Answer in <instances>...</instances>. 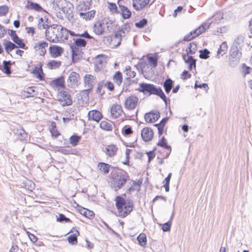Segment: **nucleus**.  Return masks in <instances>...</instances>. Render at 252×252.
Listing matches in <instances>:
<instances>
[{
	"mask_svg": "<svg viewBox=\"0 0 252 252\" xmlns=\"http://www.w3.org/2000/svg\"><path fill=\"white\" fill-rule=\"evenodd\" d=\"M48 46V42L44 40H41L35 44L33 49L38 55L44 57L47 53L46 49Z\"/></svg>",
	"mask_w": 252,
	"mask_h": 252,
	"instance_id": "obj_12",
	"label": "nucleus"
},
{
	"mask_svg": "<svg viewBox=\"0 0 252 252\" xmlns=\"http://www.w3.org/2000/svg\"><path fill=\"white\" fill-rule=\"evenodd\" d=\"M62 62L58 60H51L46 64V67L50 70L56 69L61 66Z\"/></svg>",
	"mask_w": 252,
	"mask_h": 252,
	"instance_id": "obj_29",
	"label": "nucleus"
},
{
	"mask_svg": "<svg viewBox=\"0 0 252 252\" xmlns=\"http://www.w3.org/2000/svg\"><path fill=\"white\" fill-rule=\"evenodd\" d=\"M154 1V0H133L132 7L136 11H140L149 7Z\"/></svg>",
	"mask_w": 252,
	"mask_h": 252,
	"instance_id": "obj_10",
	"label": "nucleus"
},
{
	"mask_svg": "<svg viewBox=\"0 0 252 252\" xmlns=\"http://www.w3.org/2000/svg\"><path fill=\"white\" fill-rule=\"evenodd\" d=\"M119 7L121 10V15L124 19H129L131 17V12L126 6L120 5Z\"/></svg>",
	"mask_w": 252,
	"mask_h": 252,
	"instance_id": "obj_35",
	"label": "nucleus"
},
{
	"mask_svg": "<svg viewBox=\"0 0 252 252\" xmlns=\"http://www.w3.org/2000/svg\"><path fill=\"white\" fill-rule=\"evenodd\" d=\"M8 7L6 5L0 6V16L5 15L8 12Z\"/></svg>",
	"mask_w": 252,
	"mask_h": 252,
	"instance_id": "obj_63",
	"label": "nucleus"
},
{
	"mask_svg": "<svg viewBox=\"0 0 252 252\" xmlns=\"http://www.w3.org/2000/svg\"><path fill=\"white\" fill-rule=\"evenodd\" d=\"M117 209V216L125 218L133 211L134 204L132 201L126 199L121 195H117L114 199Z\"/></svg>",
	"mask_w": 252,
	"mask_h": 252,
	"instance_id": "obj_1",
	"label": "nucleus"
},
{
	"mask_svg": "<svg viewBox=\"0 0 252 252\" xmlns=\"http://www.w3.org/2000/svg\"><path fill=\"white\" fill-rule=\"evenodd\" d=\"M210 24L207 22L203 23L197 29L201 34L204 33L210 28Z\"/></svg>",
	"mask_w": 252,
	"mask_h": 252,
	"instance_id": "obj_55",
	"label": "nucleus"
},
{
	"mask_svg": "<svg viewBox=\"0 0 252 252\" xmlns=\"http://www.w3.org/2000/svg\"><path fill=\"white\" fill-rule=\"evenodd\" d=\"M34 88V87H30L26 89L24 92L27 94L26 96L27 97H32L35 94Z\"/></svg>",
	"mask_w": 252,
	"mask_h": 252,
	"instance_id": "obj_57",
	"label": "nucleus"
},
{
	"mask_svg": "<svg viewBox=\"0 0 252 252\" xmlns=\"http://www.w3.org/2000/svg\"><path fill=\"white\" fill-rule=\"evenodd\" d=\"M131 152H132L131 149H130L128 148H126V151H125L126 157H125V159L122 161V162L123 164L126 165L128 166H130L129 158H130V155Z\"/></svg>",
	"mask_w": 252,
	"mask_h": 252,
	"instance_id": "obj_46",
	"label": "nucleus"
},
{
	"mask_svg": "<svg viewBox=\"0 0 252 252\" xmlns=\"http://www.w3.org/2000/svg\"><path fill=\"white\" fill-rule=\"evenodd\" d=\"M137 240L139 245L145 247L147 245V237L145 233H140L137 237Z\"/></svg>",
	"mask_w": 252,
	"mask_h": 252,
	"instance_id": "obj_44",
	"label": "nucleus"
},
{
	"mask_svg": "<svg viewBox=\"0 0 252 252\" xmlns=\"http://www.w3.org/2000/svg\"><path fill=\"white\" fill-rule=\"evenodd\" d=\"M183 57L185 61L189 63V70H192L193 68L195 69L196 67V60L191 56H187L184 55Z\"/></svg>",
	"mask_w": 252,
	"mask_h": 252,
	"instance_id": "obj_28",
	"label": "nucleus"
},
{
	"mask_svg": "<svg viewBox=\"0 0 252 252\" xmlns=\"http://www.w3.org/2000/svg\"><path fill=\"white\" fill-rule=\"evenodd\" d=\"M172 175V174L171 173H169L167 177L165 178L162 182L163 186L165 188L166 192H168L169 190V183Z\"/></svg>",
	"mask_w": 252,
	"mask_h": 252,
	"instance_id": "obj_53",
	"label": "nucleus"
},
{
	"mask_svg": "<svg viewBox=\"0 0 252 252\" xmlns=\"http://www.w3.org/2000/svg\"><path fill=\"white\" fill-rule=\"evenodd\" d=\"M191 74L187 70H184L181 74V78L183 80H187L191 77Z\"/></svg>",
	"mask_w": 252,
	"mask_h": 252,
	"instance_id": "obj_64",
	"label": "nucleus"
},
{
	"mask_svg": "<svg viewBox=\"0 0 252 252\" xmlns=\"http://www.w3.org/2000/svg\"><path fill=\"white\" fill-rule=\"evenodd\" d=\"M91 3L88 1H81L77 6L80 13H84L90 8Z\"/></svg>",
	"mask_w": 252,
	"mask_h": 252,
	"instance_id": "obj_31",
	"label": "nucleus"
},
{
	"mask_svg": "<svg viewBox=\"0 0 252 252\" xmlns=\"http://www.w3.org/2000/svg\"><path fill=\"white\" fill-rule=\"evenodd\" d=\"M163 149L158 151L157 158L159 159L162 163L164 159L167 158L171 152V148H162Z\"/></svg>",
	"mask_w": 252,
	"mask_h": 252,
	"instance_id": "obj_26",
	"label": "nucleus"
},
{
	"mask_svg": "<svg viewBox=\"0 0 252 252\" xmlns=\"http://www.w3.org/2000/svg\"><path fill=\"white\" fill-rule=\"evenodd\" d=\"M125 72L126 74V80H130L134 78L136 75V73L135 71L132 70L131 67L130 66H126Z\"/></svg>",
	"mask_w": 252,
	"mask_h": 252,
	"instance_id": "obj_39",
	"label": "nucleus"
},
{
	"mask_svg": "<svg viewBox=\"0 0 252 252\" xmlns=\"http://www.w3.org/2000/svg\"><path fill=\"white\" fill-rule=\"evenodd\" d=\"M154 134L153 129L148 126L143 127L141 131V138L146 142L152 141L154 138Z\"/></svg>",
	"mask_w": 252,
	"mask_h": 252,
	"instance_id": "obj_14",
	"label": "nucleus"
},
{
	"mask_svg": "<svg viewBox=\"0 0 252 252\" xmlns=\"http://www.w3.org/2000/svg\"><path fill=\"white\" fill-rule=\"evenodd\" d=\"M88 120L99 122L103 118L102 114L98 110H92L88 114Z\"/></svg>",
	"mask_w": 252,
	"mask_h": 252,
	"instance_id": "obj_19",
	"label": "nucleus"
},
{
	"mask_svg": "<svg viewBox=\"0 0 252 252\" xmlns=\"http://www.w3.org/2000/svg\"><path fill=\"white\" fill-rule=\"evenodd\" d=\"M27 7L30 9H32L37 12H41L43 10V8L38 3L32 1H28Z\"/></svg>",
	"mask_w": 252,
	"mask_h": 252,
	"instance_id": "obj_37",
	"label": "nucleus"
},
{
	"mask_svg": "<svg viewBox=\"0 0 252 252\" xmlns=\"http://www.w3.org/2000/svg\"><path fill=\"white\" fill-rule=\"evenodd\" d=\"M100 127L106 131H111L113 129L111 124L107 120L102 121L99 124Z\"/></svg>",
	"mask_w": 252,
	"mask_h": 252,
	"instance_id": "obj_43",
	"label": "nucleus"
},
{
	"mask_svg": "<svg viewBox=\"0 0 252 252\" xmlns=\"http://www.w3.org/2000/svg\"><path fill=\"white\" fill-rule=\"evenodd\" d=\"M173 83L171 79H167L164 83L163 87L166 93H169L173 87Z\"/></svg>",
	"mask_w": 252,
	"mask_h": 252,
	"instance_id": "obj_50",
	"label": "nucleus"
},
{
	"mask_svg": "<svg viewBox=\"0 0 252 252\" xmlns=\"http://www.w3.org/2000/svg\"><path fill=\"white\" fill-rule=\"evenodd\" d=\"M240 55L241 53L237 47H234L231 49L230 56L232 59H233V61L235 62V63L239 62Z\"/></svg>",
	"mask_w": 252,
	"mask_h": 252,
	"instance_id": "obj_34",
	"label": "nucleus"
},
{
	"mask_svg": "<svg viewBox=\"0 0 252 252\" xmlns=\"http://www.w3.org/2000/svg\"><path fill=\"white\" fill-rule=\"evenodd\" d=\"M147 58L148 59L149 64L152 68H155L157 66L158 57L156 54L152 56L148 55L147 56Z\"/></svg>",
	"mask_w": 252,
	"mask_h": 252,
	"instance_id": "obj_38",
	"label": "nucleus"
},
{
	"mask_svg": "<svg viewBox=\"0 0 252 252\" xmlns=\"http://www.w3.org/2000/svg\"><path fill=\"white\" fill-rule=\"evenodd\" d=\"M242 73L244 77H245L247 74H249L252 68L246 65L245 63L243 64L242 66Z\"/></svg>",
	"mask_w": 252,
	"mask_h": 252,
	"instance_id": "obj_59",
	"label": "nucleus"
},
{
	"mask_svg": "<svg viewBox=\"0 0 252 252\" xmlns=\"http://www.w3.org/2000/svg\"><path fill=\"white\" fill-rule=\"evenodd\" d=\"M111 117L113 119H117L121 117L124 114V110L121 104L115 103L112 105L110 109Z\"/></svg>",
	"mask_w": 252,
	"mask_h": 252,
	"instance_id": "obj_13",
	"label": "nucleus"
},
{
	"mask_svg": "<svg viewBox=\"0 0 252 252\" xmlns=\"http://www.w3.org/2000/svg\"><path fill=\"white\" fill-rule=\"evenodd\" d=\"M119 150L117 144L112 143L106 145L103 151L107 157L113 158L117 155Z\"/></svg>",
	"mask_w": 252,
	"mask_h": 252,
	"instance_id": "obj_16",
	"label": "nucleus"
},
{
	"mask_svg": "<svg viewBox=\"0 0 252 252\" xmlns=\"http://www.w3.org/2000/svg\"><path fill=\"white\" fill-rule=\"evenodd\" d=\"M157 145L162 148H171V146L168 145L167 140L164 136H162L158 140Z\"/></svg>",
	"mask_w": 252,
	"mask_h": 252,
	"instance_id": "obj_51",
	"label": "nucleus"
},
{
	"mask_svg": "<svg viewBox=\"0 0 252 252\" xmlns=\"http://www.w3.org/2000/svg\"><path fill=\"white\" fill-rule=\"evenodd\" d=\"M123 75L120 71H116L113 76V80L115 83L120 86L123 81Z\"/></svg>",
	"mask_w": 252,
	"mask_h": 252,
	"instance_id": "obj_42",
	"label": "nucleus"
},
{
	"mask_svg": "<svg viewBox=\"0 0 252 252\" xmlns=\"http://www.w3.org/2000/svg\"><path fill=\"white\" fill-rule=\"evenodd\" d=\"M58 220L60 222L65 221L66 222H71L72 221L70 219L66 218L64 215L60 214L59 215Z\"/></svg>",
	"mask_w": 252,
	"mask_h": 252,
	"instance_id": "obj_62",
	"label": "nucleus"
},
{
	"mask_svg": "<svg viewBox=\"0 0 252 252\" xmlns=\"http://www.w3.org/2000/svg\"><path fill=\"white\" fill-rule=\"evenodd\" d=\"M140 92H142L145 94H156L159 96L163 100L166 99V96L162 90L158 88H156L155 85L151 84L141 83L139 84V88L138 89Z\"/></svg>",
	"mask_w": 252,
	"mask_h": 252,
	"instance_id": "obj_3",
	"label": "nucleus"
},
{
	"mask_svg": "<svg viewBox=\"0 0 252 252\" xmlns=\"http://www.w3.org/2000/svg\"><path fill=\"white\" fill-rule=\"evenodd\" d=\"M69 233H73L68 237L67 240L68 243L71 245H76L78 243L77 237L80 235V232L76 227H73L70 230Z\"/></svg>",
	"mask_w": 252,
	"mask_h": 252,
	"instance_id": "obj_22",
	"label": "nucleus"
},
{
	"mask_svg": "<svg viewBox=\"0 0 252 252\" xmlns=\"http://www.w3.org/2000/svg\"><path fill=\"white\" fill-rule=\"evenodd\" d=\"M17 138L22 141H27L28 140V136L27 132L23 128L17 129L16 132Z\"/></svg>",
	"mask_w": 252,
	"mask_h": 252,
	"instance_id": "obj_32",
	"label": "nucleus"
},
{
	"mask_svg": "<svg viewBox=\"0 0 252 252\" xmlns=\"http://www.w3.org/2000/svg\"><path fill=\"white\" fill-rule=\"evenodd\" d=\"M31 73L39 81H43L45 80V74L43 72L42 64L41 63L36 64L33 68L31 71Z\"/></svg>",
	"mask_w": 252,
	"mask_h": 252,
	"instance_id": "obj_15",
	"label": "nucleus"
},
{
	"mask_svg": "<svg viewBox=\"0 0 252 252\" xmlns=\"http://www.w3.org/2000/svg\"><path fill=\"white\" fill-rule=\"evenodd\" d=\"M4 49L6 51V52L9 53V52H11L12 50H13L14 49L17 48V46H16V45L10 41H7L5 42L4 44Z\"/></svg>",
	"mask_w": 252,
	"mask_h": 252,
	"instance_id": "obj_45",
	"label": "nucleus"
},
{
	"mask_svg": "<svg viewBox=\"0 0 252 252\" xmlns=\"http://www.w3.org/2000/svg\"><path fill=\"white\" fill-rule=\"evenodd\" d=\"M62 5L63 6L62 7V11L64 14L65 16L67 18L72 17L73 14L72 11L69 6L70 4L66 0H64L63 1Z\"/></svg>",
	"mask_w": 252,
	"mask_h": 252,
	"instance_id": "obj_27",
	"label": "nucleus"
},
{
	"mask_svg": "<svg viewBox=\"0 0 252 252\" xmlns=\"http://www.w3.org/2000/svg\"><path fill=\"white\" fill-rule=\"evenodd\" d=\"M96 14V11L95 10H92L91 11L85 12L84 13H79V15L84 20L86 21H90L93 19Z\"/></svg>",
	"mask_w": 252,
	"mask_h": 252,
	"instance_id": "obj_30",
	"label": "nucleus"
},
{
	"mask_svg": "<svg viewBox=\"0 0 252 252\" xmlns=\"http://www.w3.org/2000/svg\"><path fill=\"white\" fill-rule=\"evenodd\" d=\"M122 31H117L113 35L105 36V40L112 47L119 46L122 41Z\"/></svg>",
	"mask_w": 252,
	"mask_h": 252,
	"instance_id": "obj_9",
	"label": "nucleus"
},
{
	"mask_svg": "<svg viewBox=\"0 0 252 252\" xmlns=\"http://www.w3.org/2000/svg\"><path fill=\"white\" fill-rule=\"evenodd\" d=\"M197 37L195 31L193 30L184 37L183 40L185 41H190Z\"/></svg>",
	"mask_w": 252,
	"mask_h": 252,
	"instance_id": "obj_52",
	"label": "nucleus"
},
{
	"mask_svg": "<svg viewBox=\"0 0 252 252\" xmlns=\"http://www.w3.org/2000/svg\"><path fill=\"white\" fill-rule=\"evenodd\" d=\"M56 100L63 106H69L72 104V99L70 94L65 90L58 91L56 95Z\"/></svg>",
	"mask_w": 252,
	"mask_h": 252,
	"instance_id": "obj_6",
	"label": "nucleus"
},
{
	"mask_svg": "<svg viewBox=\"0 0 252 252\" xmlns=\"http://www.w3.org/2000/svg\"><path fill=\"white\" fill-rule=\"evenodd\" d=\"M49 85L54 90L60 91V89L65 88V79L63 76L56 78L49 82Z\"/></svg>",
	"mask_w": 252,
	"mask_h": 252,
	"instance_id": "obj_11",
	"label": "nucleus"
},
{
	"mask_svg": "<svg viewBox=\"0 0 252 252\" xmlns=\"http://www.w3.org/2000/svg\"><path fill=\"white\" fill-rule=\"evenodd\" d=\"M160 113L158 111H151L145 114L144 119L147 123H154L160 118Z\"/></svg>",
	"mask_w": 252,
	"mask_h": 252,
	"instance_id": "obj_18",
	"label": "nucleus"
},
{
	"mask_svg": "<svg viewBox=\"0 0 252 252\" xmlns=\"http://www.w3.org/2000/svg\"><path fill=\"white\" fill-rule=\"evenodd\" d=\"M61 25L53 24L49 29L45 31L46 39L50 42L58 43V34L60 32Z\"/></svg>",
	"mask_w": 252,
	"mask_h": 252,
	"instance_id": "obj_7",
	"label": "nucleus"
},
{
	"mask_svg": "<svg viewBox=\"0 0 252 252\" xmlns=\"http://www.w3.org/2000/svg\"><path fill=\"white\" fill-rule=\"evenodd\" d=\"M141 100L139 97L135 94H130L126 97L124 106L125 108L128 111H132L138 107Z\"/></svg>",
	"mask_w": 252,
	"mask_h": 252,
	"instance_id": "obj_4",
	"label": "nucleus"
},
{
	"mask_svg": "<svg viewBox=\"0 0 252 252\" xmlns=\"http://www.w3.org/2000/svg\"><path fill=\"white\" fill-rule=\"evenodd\" d=\"M122 133L125 136H129L133 133L132 128L128 125L124 126L122 129Z\"/></svg>",
	"mask_w": 252,
	"mask_h": 252,
	"instance_id": "obj_47",
	"label": "nucleus"
},
{
	"mask_svg": "<svg viewBox=\"0 0 252 252\" xmlns=\"http://www.w3.org/2000/svg\"><path fill=\"white\" fill-rule=\"evenodd\" d=\"M209 51L207 49L200 51L199 57L201 59H206L209 58Z\"/></svg>",
	"mask_w": 252,
	"mask_h": 252,
	"instance_id": "obj_61",
	"label": "nucleus"
},
{
	"mask_svg": "<svg viewBox=\"0 0 252 252\" xmlns=\"http://www.w3.org/2000/svg\"><path fill=\"white\" fill-rule=\"evenodd\" d=\"M169 118L168 117L162 119L159 123L155 124L158 130V134L161 136L163 133H166L167 131L166 124Z\"/></svg>",
	"mask_w": 252,
	"mask_h": 252,
	"instance_id": "obj_20",
	"label": "nucleus"
},
{
	"mask_svg": "<svg viewBox=\"0 0 252 252\" xmlns=\"http://www.w3.org/2000/svg\"><path fill=\"white\" fill-rule=\"evenodd\" d=\"M83 81L84 87L86 89L82 91V92L89 94L93 89L96 82V77L91 74H85L83 78Z\"/></svg>",
	"mask_w": 252,
	"mask_h": 252,
	"instance_id": "obj_8",
	"label": "nucleus"
},
{
	"mask_svg": "<svg viewBox=\"0 0 252 252\" xmlns=\"http://www.w3.org/2000/svg\"><path fill=\"white\" fill-rule=\"evenodd\" d=\"M94 32L97 35H101L104 33V23L102 20L97 21L93 27Z\"/></svg>",
	"mask_w": 252,
	"mask_h": 252,
	"instance_id": "obj_23",
	"label": "nucleus"
},
{
	"mask_svg": "<svg viewBox=\"0 0 252 252\" xmlns=\"http://www.w3.org/2000/svg\"><path fill=\"white\" fill-rule=\"evenodd\" d=\"M110 180L112 189L117 191L121 189L129 180V176L126 172H117L111 176Z\"/></svg>",
	"mask_w": 252,
	"mask_h": 252,
	"instance_id": "obj_2",
	"label": "nucleus"
},
{
	"mask_svg": "<svg viewBox=\"0 0 252 252\" xmlns=\"http://www.w3.org/2000/svg\"><path fill=\"white\" fill-rule=\"evenodd\" d=\"M197 49V45L196 42H190L187 49V55H192L195 53Z\"/></svg>",
	"mask_w": 252,
	"mask_h": 252,
	"instance_id": "obj_40",
	"label": "nucleus"
},
{
	"mask_svg": "<svg viewBox=\"0 0 252 252\" xmlns=\"http://www.w3.org/2000/svg\"><path fill=\"white\" fill-rule=\"evenodd\" d=\"M67 86L71 89L78 88L81 84V78L79 73L73 71L69 73L66 79Z\"/></svg>",
	"mask_w": 252,
	"mask_h": 252,
	"instance_id": "obj_5",
	"label": "nucleus"
},
{
	"mask_svg": "<svg viewBox=\"0 0 252 252\" xmlns=\"http://www.w3.org/2000/svg\"><path fill=\"white\" fill-rule=\"evenodd\" d=\"M68 39V30L62 27L60 28V32L58 34V42H64Z\"/></svg>",
	"mask_w": 252,
	"mask_h": 252,
	"instance_id": "obj_24",
	"label": "nucleus"
},
{
	"mask_svg": "<svg viewBox=\"0 0 252 252\" xmlns=\"http://www.w3.org/2000/svg\"><path fill=\"white\" fill-rule=\"evenodd\" d=\"M81 136L76 135L71 136L69 138V142L73 146H76L80 140H81Z\"/></svg>",
	"mask_w": 252,
	"mask_h": 252,
	"instance_id": "obj_56",
	"label": "nucleus"
},
{
	"mask_svg": "<svg viewBox=\"0 0 252 252\" xmlns=\"http://www.w3.org/2000/svg\"><path fill=\"white\" fill-rule=\"evenodd\" d=\"M77 211L82 215L84 216L87 218L89 219H93L94 218V213L91 210H90L87 208H85L81 206H79L77 208Z\"/></svg>",
	"mask_w": 252,
	"mask_h": 252,
	"instance_id": "obj_25",
	"label": "nucleus"
},
{
	"mask_svg": "<svg viewBox=\"0 0 252 252\" xmlns=\"http://www.w3.org/2000/svg\"><path fill=\"white\" fill-rule=\"evenodd\" d=\"M64 52V49L57 45H51L49 48V53L53 58L61 57Z\"/></svg>",
	"mask_w": 252,
	"mask_h": 252,
	"instance_id": "obj_17",
	"label": "nucleus"
},
{
	"mask_svg": "<svg viewBox=\"0 0 252 252\" xmlns=\"http://www.w3.org/2000/svg\"><path fill=\"white\" fill-rule=\"evenodd\" d=\"M111 165L105 162H100L97 164V168L99 171L103 173L106 174L109 172Z\"/></svg>",
	"mask_w": 252,
	"mask_h": 252,
	"instance_id": "obj_36",
	"label": "nucleus"
},
{
	"mask_svg": "<svg viewBox=\"0 0 252 252\" xmlns=\"http://www.w3.org/2000/svg\"><path fill=\"white\" fill-rule=\"evenodd\" d=\"M13 41L14 42L16 46H17V48H22L25 50L28 49V47L26 46L24 40L18 36L14 39Z\"/></svg>",
	"mask_w": 252,
	"mask_h": 252,
	"instance_id": "obj_41",
	"label": "nucleus"
},
{
	"mask_svg": "<svg viewBox=\"0 0 252 252\" xmlns=\"http://www.w3.org/2000/svg\"><path fill=\"white\" fill-rule=\"evenodd\" d=\"M142 183V180H139L137 181H133L132 187L129 188V191L134 190L135 189L139 190Z\"/></svg>",
	"mask_w": 252,
	"mask_h": 252,
	"instance_id": "obj_54",
	"label": "nucleus"
},
{
	"mask_svg": "<svg viewBox=\"0 0 252 252\" xmlns=\"http://www.w3.org/2000/svg\"><path fill=\"white\" fill-rule=\"evenodd\" d=\"M74 45L78 47H85L86 45V41L83 39H77L74 42Z\"/></svg>",
	"mask_w": 252,
	"mask_h": 252,
	"instance_id": "obj_58",
	"label": "nucleus"
},
{
	"mask_svg": "<svg viewBox=\"0 0 252 252\" xmlns=\"http://www.w3.org/2000/svg\"><path fill=\"white\" fill-rule=\"evenodd\" d=\"M51 21L47 17H41L38 19L37 28L38 29L47 30L51 27Z\"/></svg>",
	"mask_w": 252,
	"mask_h": 252,
	"instance_id": "obj_21",
	"label": "nucleus"
},
{
	"mask_svg": "<svg viewBox=\"0 0 252 252\" xmlns=\"http://www.w3.org/2000/svg\"><path fill=\"white\" fill-rule=\"evenodd\" d=\"M49 130L52 136L54 138H57L61 135V133L57 128L56 123L54 121L50 122V127Z\"/></svg>",
	"mask_w": 252,
	"mask_h": 252,
	"instance_id": "obj_33",
	"label": "nucleus"
},
{
	"mask_svg": "<svg viewBox=\"0 0 252 252\" xmlns=\"http://www.w3.org/2000/svg\"><path fill=\"white\" fill-rule=\"evenodd\" d=\"M107 8L111 14H115L119 13L117 6L114 3L107 2Z\"/></svg>",
	"mask_w": 252,
	"mask_h": 252,
	"instance_id": "obj_48",
	"label": "nucleus"
},
{
	"mask_svg": "<svg viewBox=\"0 0 252 252\" xmlns=\"http://www.w3.org/2000/svg\"><path fill=\"white\" fill-rule=\"evenodd\" d=\"M3 65L2 66V69H1L2 72L7 75H10L11 73L10 70V65L11 63L10 61H3Z\"/></svg>",
	"mask_w": 252,
	"mask_h": 252,
	"instance_id": "obj_49",
	"label": "nucleus"
},
{
	"mask_svg": "<svg viewBox=\"0 0 252 252\" xmlns=\"http://www.w3.org/2000/svg\"><path fill=\"white\" fill-rule=\"evenodd\" d=\"M148 23L147 20L146 19H142L140 20L138 22H136L135 24L136 27L138 28H143Z\"/></svg>",
	"mask_w": 252,
	"mask_h": 252,
	"instance_id": "obj_60",
	"label": "nucleus"
}]
</instances>
